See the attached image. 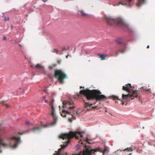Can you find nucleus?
I'll list each match as a JSON object with an SVG mask.
<instances>
[{"mask_svg":"<svg viewBox=\"0 0 155 155\" xmlns=\"http://www.w3.org/2000/svg\"><path fill=\"white\" fill-rule=\"evenodd\" d=\"M135 150V148L134 147H133V146H132L131 147H130L129 148H127L124 149V151H125L126 150H127L128 151H132L133 150V149Z\"/></svg>","mask_w":155,"mask_h":155,"instance_id":"13","label":"nucleus"},{"mask_svg":"<svg viewBox=\"0 0 155 155\" xmlns=\"http://www.w3.org/2000/svg\"><path fill=\"white\" fill-rule=\"evenodd\" d=\"M68 55H67V56H66V58H68Z\"/></svg>","mask_w":155,"mask_h":155,"instance_id":"38","label":"nucleus"},{"mask_svg":"<svg viewBox=\"0 0 155 155\" xmlns=\"http://www.w3.org/2000/svg\"><path fill=\"white\" fill-rule=\"evenodd\" d=\"M121 102H122V104L123 105H124V100H121Z\"/></svg>","mask_w":155,"mask_h":155,"instance_id":"28","label":"nucleus"},{"mask_svg":"<svg viewBox=\"0 0 155 155\" xmlns=\"http://www.w3.org/2000/svg\"><path fill=\"white\" fill-rule=\"evenodd\" d=\"M105 19L107 24L111 26L122 25L124 24L123 21L120 18L114 19L110 17L106 16Z\"/></svg>","mask_w":155,"mask_h":155,"instance_id":"6","label":"nucleus"},{"mask_svg":"<svg viewBox=\"0 0 155 155\" xmlns=\"http://www.w3.org/2000/svg\"><path fill=\"white\" fill-rule=\"evenodd\" d=\"M54 100H52L51 101L50 104V105L51 106L52 111L51 112V115L53 117L54 121L50 123L49 124H46L44 125H41V127H34L32 128L31 129V131L33 132H36L40 131L41 129V127H48L49 126H52L54 125L56 123L57 120V117L55 114V111L54 110V108L53 107V102Z\"/></svg>","mask_w":155,"mask_h":155,"instance_id":"4","label":"nucleus"},{"mask_svg":"<svg viewBox=\"0 0 155 155\" xmlns=\"http://www.w3.org/2000/svg\"><path fill=\"white\" fill-rule=\"evenodd\" d=\"M52 65L53 67L54 68L56 66L57 64H53Z\"/></svg>","mask_w":155,"mask_h":155,"instance_id":"25","label":"nucleus"},{"mask_svg":"<svg viewBox=\"0 0 155 155\" xmlns=\"http://www.w3.org/2000/svg\"><path fill=\"white\" fill-rule=\"evenodd\" d=\"M93 104H90L89 103L85 102L84 107L86 110H91L92 108H94V107H92Z\"/></svg>","mask_w":155,"mask_h":155,"instance_id":"8","label":"nucleus"},{"mask_svg":"<svg viewBox=\"0 0 155 155\" xmlns=\"http://www.w3.org/2000/svg\"><path fill=\"white\" fill-rule=\"evenodd\" d=\"M22 90H23V91L24 92L25 91V90H24V89H22Z\"/></svg>","mask_w":155,"mask_h":155,"instance_id":"36","label":"nucleus"},{"mask_svg":"<svg viewBox=\"0 0 155 155\" xmlns=\"http://www.w3.org/2000/svg\"><path fill=\"white\" fill-rule=\"evenodd\" d=\"M25 124H26L27 125H28L29 124H30V123L28 121H26L25 122Z\"/></svg>","mask_w":155,"mask_h":155,"instance_id":"24","label":"nucleus"},{"mask_svg":"<svg viewBox=\"0 0 155 155\" xmlns=\"http://www.w3.org/2000/svg\"><path fill=\"white\" fill-rule=\"evenodd\" d=\"M31 67L33 68H35L36 69H42L43 68V67L40 64H38L34 67L31 65Z\"/></svg>","mask_w":155,"mask_h":155,"instance_id":"12","label":"nucleus"},{"mask_svg":"<svg viewBox=\"0 0 155 155\" xmlns=\"http://www.w3.org/2000/svg\"><path fill=\"white\" fill-rule=\"evenodd\" d=\"M42 1H43V2H45V1H44L43 0H42Z\"/></svg>","mask_w":155,"mask_h":155,"instance_id":"41","label":"nucleus"},{"mask_svg":"<svg viewBox=\"0 0 155 155\" xmlns=\"http://www.w3.org/2000/svg\"><path fill=\"white\" fill-rule=\"evenodd\" d=\"M74 102L71 100L63 102V107L67 108L69 111V115L73 116L74 115L78 114V111L74 110Z\"/></svg>","mask_w":155,"mask_h":155,"instance_id":"5","label":"nucleus"},{"mask_svg":"<svg viewBox=\"0 0 155 155\" xmlns=\"http://www.w3.org/2000/svg\"><path fill=\"white\" fill-rule=\"evenodd\" d=\"M111 97L114 99H117L118 100H120V99H119L118 98V96L115 95H112Z\"/></svg>","mask_w":155,"mask_h":155,"instance_id":"18","label":"nucleus"},{"mask_svg":"<svg viewBox=\"0 0 155 155\" xmlns=\"http://www.w3.org/2000/svg\"><path fill=\"white\" fill-rule=\"evenodd\" d=\"M0 153L2 152V151H1V150H0Z\"/></svg>","mask_w":155,"mask_h":155,"instance_id":"42","label":"nucleus"},{"mask_svg":"<svg viewBox=\"0 0 155 155\" xmlns=\"http://www.w3.org/2000/svg\"><path fill=\"white\" fill-rule=\"evenodd\" d=\"M65 49V48H63V49L62 51H63V50H64Z\"/></svg>","mask_w":155,"mask_h":155,"instance_id":"39","label":"nucleus"},{"mask_svg":"<svg viewBox=\"0 0 155 155\" xmlns=\"http://www.w3.org/2000/svg\"><path fill=\"white\" fill-rule=\"evenodd\" d=\"M47 90V87H45V89H44V91L45 92Z\"/></svg>","mask_w":155,"mask_h":155,"instance_id":"29","label":"nucleus"},{"mask_svg":"<svg viewBox=\"0 0 155 155\" xmlns=\"http://www.w3.org/2000/svg\"><path fill=\"white\" fill-rule=\"evenodd\" d=\"M3 40H6V38L4 36V37H3Z\"/></svg>","mask_w":155,"mask_h":155,"instance_id":"30","label":"nucleus"},{"mask_svg":"<svg viewBox=\"0 0 155 155\" xmlns=\"http://www.w3.org/2000/svg\"><path fill=\"white\" fill-rule=\"evenodd\" d=\"M42 100L43 101H45V100L46 97L45 96H44L42 97Z\"/></svg>","mask_w":155,"mask_h":155,"instance_id":"23","label":"nucleus"},{"mask_svg":"<svg viewBox=\"0 0 155 155\" xmlns=\"http://www.w3.org/2000/svg\"><path fill=\"white\" fill-rule=\"evenodd\" d=\"M54 67H53L52 65L49 66V68L51 69H52Z\"/></svg>","mask_w":155,"mask_h":155,"instance_id":"26","label":"nucleus"},{"mask_svg":"<svg viewBox=\"0 0 155 155\" xmlns=\"http://www.w3.org/2000/svg\"><path fill=\"white\" fill-rule=\"evenodd\" d=\"M44 101L46 103H47L48 102V101L47 100H45Z\"/></svg>","mask_w":155,"mask_h":155,"instance_id":"31","label":"nucleus"},{"mask_svg":"<svg viewBox=\"0 0 155 155\" xmlns=\"http://www.w3.org/2000/svg\"><path fill=\"white\" fill-rule=\"evenodd\" d=\"M98 55L99 56L100 58H101V60H106V59L105 57V56L104 54H98Z\"/></svg>","mask_w":155,"mask_h":155,"instance_id":"16","label":"nucleus"},{"mask_svg":"<svg viewBox=\"0 0 155 155\" xmlns=\"http://www.w3.org/2000/svg\"><path fill=\"white\" fill-rule=\"evenodd\" d=\"M19 134H21V135H22V134L21 133H19Z\"/></svg>","mask_w":155,"mask_h":155,"instance_id":"37","label":"nucleus"},{"mask_svg":"<svg viewBox=\"0 0 155 155\" xmlns=\"http://www.w3.org/2000/svg\"><path fill=\"white\" fill-rule=\"evenodd\" d=\"M0 103L4 105L6 108H8L10 107L9 105L7 104L6 102L3 101L0 102Z\"/></svg>","mask_w":155,"mask_h":155,"instance_id":"15","label":"nucleus"},{"mask_svg":"<svg viewBox=\"0 0 155 155\" xmlns=\"http://www.w3.org/2000/svg\"><path fill=\"white\" fill-rule=\"evenodd\" d=\"M120 4H122V5H123V4L121 2H120Z\"/></svg>","mask_w":155,"mask_h":155,"instance_id":"34","label":"nucleus"},{"mask_svg":"<svg viewBox=\"0 0 155 155\" xmlns=\"http://www.w3.org/2000/svg\"><path fill=\"white\" fill-rule=\"evenodd\" d=\"M62 111L60 112V113L61 115L63 117H66V114H68L69 115V111L65 110L64 109H62Z\"/></svg>","mask_w":155,"mask_h":155,"instance_id":"9","label":"nucleus"},{"mask_svg":"<svg viewBox=\"0 0 155 155\" xmlns=\"http://www.w3.org/2000/svg\"><path fill=\"white\" fill-rule=\"evenodd\" d=\"M54 72V77L58 78L61 84L64 83V79L67 78V75L61 70H55Z\"/></svg>","mask_w":155,"mask_h":155,"instance_id":"7","label":"nucleus"},{"mask_svg":"<svg viewBox=\"0 0 155 155\" xmlns=\"http://www.w3.org/2000/svg\"><path fill=\"white\" fill-rule=\"evenodd\" d=\"M126 1L129 3H130L132 1V0H126Z\"/></svg>","mask_w":155,"mask_h":155,"instance_id":"27","label":"nucleus"},{"mask_svg":"<svg viewBox=\"0 0 155 155\" xmlns=\"http://www.w3.org/2000/svg\"><path fill=\"white\" fill-rule=\"evenodd\" d=\"M146 0H138L137 2L136 3V5L137 7H140L141 5L144 4Z\"/></svg>","mask_w":155,"mask_h":155,"instance_id":"10","label":"nucleus"},{"mask_svg":"<svg viewBox=\"0 0 155 155\" xmlns=\"http://www.w3.org/2000/svg\"><path fill=\"white\" fill-rule=\"evenodd\" d=\"M84 88V87H82V86H80V88Z\"/></svg>","mask_w":155,"mask_h":155,"instance_id":"32","label":"nucleus"},{"mask_svg":"<svg viewBox=\"0 0 155 155\" xmlns=\"http://www.w3.org/2000/svg\"><path fill=\"white\" fill-rule=\"evenodd\" d=\"M125 51L124 50H119L118 51H117L116 52V55H118L119 52H120L122 53H124L125 52Z\"/></svg>","mask_w":155,"mask_h":155,"instance_id":"17","label":"nucleus"},{"mask_svg":"<svg viewBox=\"0 0 155 155\" xmlns=\"http://www.w3.org/2000/svg\"><path fill=\"white\" fill-rule=\"evenodd\" d=\"M86 141L87 143L89 144L91 143L89 142V139L87 137L85 140V141Z\"/></svg>","mask_w":155,"mask_h":155,"instance_id":"20","label":"nucleus"},{"mask_svg":"<svg viewBox=\"0 0 155 155\" xmlns=\"http://www.w3.org/2000/svg\"><path fill=\"white\" fill-rule=\"evenodd\" d=\"M101 94V93L98 90H94L91 91L86 89L80 90L79 94H78L77 95L79 97H81V94L84 95L88 100L95 99L97 100L100 101L107 98L105 96L100 94Z\"/></svg>","mask_w":155,"mask_h":155,"instance_id":"2","label":"nucleus"},{"mask_svg":"<svg viewBox=\"0 0 155 155\" xmlns=\"http://www.w3.org/2000/svg\"><path fill=\"white\" fill-rule=\"evenodd\" d=\"M78 14L79 15H82L83 16H87L88 15L83 10L79 11Z\"/></svg>","mask_w":155,"mask_h":155,"instance_id":"11","label":"nucleus"},{"mask_svg":"<svg viewBox=\"0 0 155 155\" xmlns=\"http://www.w3.org/2000/svg\"><path fill=\"white\" fill-rule=\"evenodd\" d=\"M116 42L118 44H120L122 43L123 40L121 38H118L116 39Z\"/></svg>","mask_w":155,"mask_h":155,"instance_id":"14","label":"nucleus"},{"mask_svg":"<svg viewBox=\"0 0 155 155\" xmlns=\"http://www.w3.org/2000/svg\"><path fill=\"white\" fill-rule=\"evenodd\" d=\"M9 19V18L8 17H5L4 19L5 20V21H8Z\"/></svg>","mask_w":155,"mask_h":155,"instance_id":"21","label":"nucleus"},{"mask_svg":"<svg viewBox=\"0 0 155 155\" xmlns=\"http://www.w3.org/2000/svg\"><path fill=\"white\" fill-rule=\"evenodd\" d=\"M134 87L131 86L130 84H126L123 87L122 90L126 91L129 93L126 95L122 94V98L123 100H126L128 97L131 98L132 100L134 97H137L139 94L138 91L137 90H133Z\"/></svg>","mask_w":155,"mask_h":155,"instance_id":"3","label":"nucleus"},{"mask_svg":"<svg viewBox=\"0 0 155 155\" xmlns=\"http://www.w3.org/2000/svg\"><path fill=\"white\" fill-rule=\"evenodd\" d=\"M132 154V153H130V155H132V154Z\"/></svg>","mask_w":155,"mask_h":155,"instance_id":"40","label":"nucleus"},{"mask_svg":"<svg viewBox=\"0 0 155 155\" xmlns=\"http://www.w3.org/2000/svg\"><path fill=\"white\" fill-rule=\"evenodd\" d=\"M61 62V60H58L57 61V62L58 64H60Z\"/></svg>","mask_w":155,"mask_h":155,"instance_id":"22","label":"nucleus"},{"mask_svg":"<svg viewBox=\"0 0 155 155\" xmlns=\"http://www.w3.org/2000/svg\"><path fill=\"white\" fill-rule=\"evenodd\" d=\"M82 133L83 132L70 131L68 133H65L61 134L60 137L63 140H65V142H64V144L61 146V147L58 149L57 151H55L53 155H54L55 154H58L59 155H64V153H67V152H65L62 154L61 153V150L62 149L64 148L67 146L68 144L70 142V139L74 137L77 139H80V140L78 142L79 143L84 145V144H83V143L82 140V139L83 137L81 134V133Z\"/></svg>","mask_w":155,"mask_h":155,"instance_id":"1","label":"nucleus"},{"mask_svg":"<svg viewBox=\"0 0 155 155\" xmlns=\"http://www.w3.org/2000/svg\"><path fill=\"white\" fill-rule=\"evenodd\" d=\"M51 51L53 53H56L57 54L58 53V51L56 48H54V49H53Z\"/></svg>","mask_w":155,"mask_h":155,"instance_id":"19","label":"nucleus"},{"mask_svg":"<svg viewBox=\"0 0 155 155\" xmlns=\"http://www.w3.org/2000/svg\"><path fill=\"white\" fill-rule=\"evenodd\" d=\"M149 90V89H147V90H145L146 91H148Z\"/></svg>","mask_w":155,"mask_h":155,"instance_id":"33","label":"nucleus"},{"mask_svg":"<svg viewBox=\"0 0 155 155\" xmlns=\"http://www.w3.org/2000/svg\"><path fill=\"white\" fill-rule=\"evenodd\" d=\"M149 48V45H148L147 47V48Z\"/></svg>","mask_w":155,"mask_h":155,"instance_id":"35","label":"nucleus"}]
</instances>
